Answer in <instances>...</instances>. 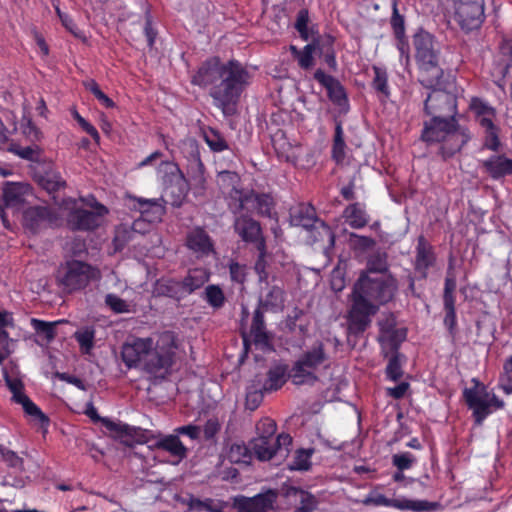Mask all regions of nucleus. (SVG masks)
<instances>
[{
	"label": "nucleus",
	"mask_w": 512,
	"mask_h": 512,
	"mask_svg": "<svg viewBox=\"0 0 512 512\" xmlns=\"http://www.w3.org/2000/svg\"><path fill=\"white\" fill-rule=\"evenodd\" d=\"M291 50L297 54L298 64L303 69H309L313 65V52L315 47L313 44H307L301 51H297L296 47L292 46Z\"/></svg>",
	"instance_id": "obj_55"
},
{
	"label": "nucleus",
	"mask_w": 512,
	"mask_h": 512,
	"mask_svg": "<svg viewBox=\"0 0 512 512\" xmlns=\"http://www.w3.org/2000/svg\"><path fill=\"white\" fill-rule=\"evenodd\" d=\"M366 506L389 507L401 511L431 512L441 507L439 502L420 499L388 498L384 494L371 491L362 501Z\"/></svg>",
	"instance_id": "obj_10"
},
{
	"label": "nucleus",
	"mask_w": 512,
	"mask_h": 512,
	"mask_svg": "<svg viewBox=\"0 0 512 512\" xmlns=\"http://www.w3.org/2000/svg\"><path fill=\"white\" fill-rule=\"evenodd\" d=\"M242 337L245 353L248 352L251 342L263 352L273 350L271 336L266 330L264 312L260 308H256L253 313L249 334L242 333Z\"/></svg>",
	"instance_id": "obj_13"
},
{
	"label": "nucleus",
	"mask_w": 512,
	"mask_h": 512,
	"mask_svg": "<svg viewBox=\"0 0 512 512\" xmlns=\"http://www.w3.org/2000/svg\"><path fill=\"white\" fill-rule=\"evenodd\" d=\"M415 461V456L410 452L398 453L392 456V464L400 471L410 469Z\"/></svg>",
	"instance_id": "obj_64"
},
{
	"label": "nucleus",
	"mask_w": 512,
	"mask_h": 512,
	"mask_svg": "<svg viewBox=\"0 0 512 512\" xmlns=\"http://www.w3.org/2000/svg\"><path fill=\"white\" fill-rule=\"evenodd\" d=\"M350 242L354 249L368 251L375 247L376 240L369 236H363L356 233L350 234Z\"/></svg>",
	"instance_id": "obj_63"
},
{
	"label": "nucleus",
	"mask_w": 512,
	"mask_h": 512,
	"mask_svg": "<svg viewBox=\"0 0 512 512\" xmlns=\"http://www.w3.org/2000/svg\"><path fill=\"white\" fill-rule=\"evenodd\" d=\"M16 403L21 404L25 413L37 419L42 425L49 423V418L27 395L18 399Z\"/></svg>",
	"instance_id": "obj_51"
},
{
	"label": "nucleus",
	"mask_w": 512,
	"mask_h": 512,
	"mask_svg": "<svg viewBox=\"0 0 512 512\" xmlns=\"http://www.w3.org/2000/svg\"><path fill=\"white\" fill-rule=\"evenodd\" d=\"M398 291V281L392 274L360 273L351 293L347 322L350 334H363L372 323L380 306L392 302Z\"/></svg>",
	"instance_id": "obj_3"
},
{
	"label": "nucleus",
	"mask_w": 512,
	"mask_h": 512,
	"mask_svg": "<svg viewBox=\"0 0 512 512\" xmlns=\"http://www.w3.org/2000/svg\"><path fill=\"white\" fill-rule=\"evenodd\" d=\"M252 454L259 461H268L275 456V446L273 440H264V438H253L250 441Z\"/></svg>",
	"instance_id": "obj_37"
},
{
	"label": "nucleus",
	"mask_w": 512,
	"mask_h": 512,
	"mask_svg": "<svg viewBox=\"0 0 512 512\" xmlns=\"http://www.w3.org/2000/svg\"><path fill=\"white\" fill-rule=\"evenodd\" d=\"M57 217L55 212L47 206H31L23 211L22 225L32 234L53 224Z\"/></svg>",
	"instance_id": "obj_15"
},
{
	"label": "nucleus",
	"mask_w": 512,
	"mask_h": 512,
	"mask_svg": "<svg viewBox=\"0 0 512 512\" xmlns=\"http://www.w3.org/2000/svg\"><path fill=\"white\" fill-rule=\"evenodd\" d=\"M134 233L131 230L129 224L122 223L115 229V235L113 239L116 250L123 249L131 240L134 238Z\"/></svg>",
	"instance_id": "obj_49"
},
{
	"label": "nucleus",
	"mask_w": 512,
	"mask_h": 512,
	"mask_svg": "<svg viewBox=\"0 0 512 512\" xmlns=\"http://www.w3.org/2000/svg\"><path fill=\"white\" fill-rule=\"evenodd\" d=\"M499 387L507 395L512 393V355L503 364V371L499 376Z\"/></svg>",
	"instance_id": "obj_53"
},
{
	"label": "nucleus",
	"mask_w": 512,
	"mask_h": 512,
	"mask_svg": "<svg viewBox=\"0 0 512 512\" xmlns=\"http://www.w3.org/2000/svg\"><path fill=\"white\" fill-rule=\"evenodd\" d=\"M388 363L385 369L386 378L391 381H398L402 378L404 372L402 365L405 362V356L401 353H389Z\"/></svg>",
	"instance_id": "obj_40"
},
{
	"label": "nucleus",
	"mask_w": 512,
	"mask_h": 512,
	"mask_svg": "<svg viewBox=\"0 0 512 512\" xmlns=\"http://www.w3.org/2000/svg\"><path fill=\"white\" fill-rule=\"evenodd\" d=\"M343 214L349 226L354 229L365 227L369 221L365 209L358 202L348 205Z\"/></svg>",
	"instance_id": "obj_34"
},
{
	"label": "nucleus",
	"mask_w": 512,
	"mask_h": 512,
	"mask_svg": "<svg viewBox=\"0 0 512 512\" xmlns=\"http://www.w3.org/2000/svg\"><path fill=\"white\" fill-rule=\"evenodd\" d=\"M95 332L93 329L86 328L75 333V339L84 352H89L94 346Z\"/></svg>",
	"instance_id": "obj_60"
},
{
	"label": "nucleus",
	"mask_w": 512,
	"mask_h": 512,
	"mask_svg": "<svg viewBox=\"0 0 512 512\" xmlns=\"http://www.w3.org/2000/svg\"><path fill=\"white\" fill-rule=\"evenodd\" d=\"M128 199L134 202L131 209L137 210L141 217L152 224L160 222L166 213L165 205L167 202L162 197L146 199L142 197L128 196Z\"/></svg>",
	"instance_id": "obj_19"
},
{
	"label": "nucleus",
	"mask_w": 512,
	"mask_h": 512,
	"mask_svg": "<svg viewBox=\"0 0 512 512\" xmlns=\"http://www.w3.org/2000/svg\"><path fill=\"white\" fill-rule=\"evenodd\" d=\"M276 430H277L276 422L269 417H264V418L260 419L256 424L257 436L255 438H264V440H273Z\"/></svg>",
	"instance_id": "obj_52"
},
{
	"label": "nucleus",
	"mask_w": 512,
	"mask_h": 512,
	"mask_svg": "<svg viewBox=\"0 0 512 512\" xmlns=\"http://www.w3.org/2000/svg\"><path fill=\"white\" fill-rule=\"evenodd\" d=\"M361 273H368L369 275L391 274L389 272L387 254L385 252H376L370 255L367 260L366 270Z\"/></svg>",
	"instance_id": "obj_38"
},
{
	"label": "nucleus",
	"mask_w": 512,
	"mask_h": 512,
	"mask_svg": "<svg viewBox=\"0 0 512 512\" xmlns=\"http://www.w3.org/2000/svg\"><path fill=\"white\" fill-rule=\"evenodd\" d=\"M9 151L20 158L31 162H39L42 155V149L35 143L26 147H22L19 144H12Z\"/></svg>",
	"instance_id": "obj_45"
},
{
	"label": "nucleus",
	"mask_w": 512,
	"mask_h": 512,
	"mask_svg": "<svg viewBox=\"0 0 512 512\" xmlns=\"http://www.w3.org/2000/svg\"><path fill=\"white\" fill-rule=\"evenodd\" d=\"M289 371L290 369L286 364L272 366L266 374V380L262 385L263 390L265 392H273L282 388L287 379H290Z\"/></svg>",
	"instance_id": "obj_25"
},
{
	"label": "nucleus",
	"mask_w": 512,
	"mask_h": 512,
	"mask_svg": "<svg viewBox=\"0 0 512 512\" xmlns=\"http://www.w3.org/2000/svg\"><path fill=\"white\" fill-rule=\"evenodd\" d=\"M201 136L209 149L214 153H220L229 149V145L224 135L217 129L204 126L201 128Z\"/></svg>",
	"instance_id": "obj_31"
},
{
	"label": "nucleus",
	"mask_w": 512,
	"mask_h": 512,
	"mask_svg": "<svg viewBox=\"0 0 512 512\" xmlns=\"http://www.w3.org/2000/svg\"><path fill=\"white\" fill-rule=\"evenodd\" d=\"M85 414L95 423L100 422L112 434L115 439H118L126 446L131 447L133 439L137 434L136 428L122 422H115L107 417H101L98 414L96 407L93 403L86 405Z\"/></svg>",
	"instance_id": "obj_14"
},
{
	"label": "nucleus",
	"mask_w": 512,
	"mask_h": 512,
	"mask_svg": "<svg viewBox=\"0 0 512 512\" xmlns=\"http://www.w3.org/2000/svg\"><path fill=\"white\" fill-rule=\"evenodd\" d=\"M205 301L213 308L220 309L224 306L226 297L219 285L211 284L206 286L204 291Z\"/></svg>",
	"instance_id": "obj_47"
},
{
	"label": "nucleus",
	"mask_w": 512,
	"mask_h": 512,
	"mask_svg": "<svg viewBox=\"0 0 512 512\" xmlns=\"http://www.w3.org/2000/svg\"><path fill=\"white\" fill-rule=\"evenodd\" d=\"M258 251V257L254 264V271L258 276V281L260 283H267L269 278V273L267 271L268 263L266 261L267 248L266 244L260 243L259 247H256Z\"/></svg>",
	"instance_id": "obj_46"
},
{
	"label": "nucleus",
	"mask_w": 512,
	"mask_h": 512,
	"mask_svg": "<svg viewBox=\"0 0 512 512\" xmlns=\"http://www.w3.org/2000/svg\"><path fill=\"white\" fill-rule=\"evenodd\" d=\"M250 82V73L241 62L223 63L219 57L206 59L193 75L191 83L209 90L215 107L225 116L236 113V106Z\"/></svg>",
	"instance_id": "obj_2"
},
{
	"label": "nucleus",
	"mask_w": 512,
	"mask_h": 512,
	"mask_svg": "<svg viewBox=\"0 0 512 512\" xmlns=\"http://www.w3.org/2000/svg\"><path fill=\"white\" fill-rule=\"evenodd\" d=\"M182 153L187 159V172L192 179L201 181L205 172V166L201 160L199 144L195 139H187L183 142Z\"/></svg>",
	"instance_id": "obj_22"
},
{
	"label": "nucleus",
	"mask_w": 512,
	"mask_h": 512,
	"mask_svg": "<svg viewBox=\"0 0 512 512\" xmlns=\"http://www.w3.org/2000/svg\"><path fill=\"white\" fill-rule=\"evenodd\" d=\"M406 337L407 330L404 328L397 329L386 335L384 334V336H379L383 356L386 358L389 356V353H400V345L406 340Z\"/></svg>",
	"instance_id": "obj_30"
},
{
	"label": "nucleus",
	"mask_w": 512,
	"mask_h": 512,
	"mask_svg": "<svg viewBox=\"0 0 512 512\" xmlns=\"http://www.w3.org/2000/svg\"><path fill=\"white\" fill-rule=\"evenodd\" d=\"M314 79L327 91L329 100L338 107L348 105V96L344 86L334 76L326 74L322 69L314 72Z\"/></svg>",
	"instance_id": "obj_20"
},
{
	"label": "nucleus",
	"mask_w": 512,
	"mask_h": 512,
	"mask_svg": "<svg viewBox=\"0 0 512 512\" xmlns=\"http://www.w3.org/2000/svg\"><path fill=\"white\" fill-rule=\"evenodd\" d=\"M470 109L474 112L476 121L478 122L479 125L481 124V119L483 118L490 119L491 121H493L496 117L495 108L491 107L478 97L472 98L470 103Z\"/></svg>",
	"instance_id": "obj_43"
},
{
	"label": "nucleus",
	"mask_w": 512,
	"mask_h": 512,
	"mask_svg": "<svg viewBox=\"0 0 512 512\" xmlns=\"http://www.w3.org/2000/svg\"><path fill=\"white\" fill-rule=\"evenodd\" d=\"M56 325L57 322H47L36 318L31 319L32 328L46 343L52 342L56 337Z\"/></svg>",
	"instance_id": "obj_42"
},
{
	"label": "nucleus",
	"mask_w": 512,
	"mask_h": 512,
	"mask_svg": "<svg viewBox=\"0 0 512 512\" xmlns=\"http://www.w3.org/2000/svg\"><path fill=\"white\" fill-rule=\"evenodd\" d=\"M285 302V292L283 288L272 285L268 288L267 293L259 299V305L262 311H277L281 310Z\"/></svg>",
	"instance_id": "obj_29"
},
{
	"label": "nucleus",
	"mask_w": 512,
	"mask_h": 512,
	"mask_svg": "<svg viewBox=\"0 0 512 512\" xmlns=\"http://www.w3.org/2000/svg\"><path fill=\"white\" fill-rule=\"evenodd\" d=\"M0 456L8 467L17 470L23 469L24 460L15 451L8 449L3 444H0Z\"/></svg>",
	"instance_id": "obj_54"
},
{
	"label": "nucleus",
	"mask_w": 512,
	"mask_h": 512,
	"mask_svg": "<svg viewBox=\"0 0 512 512\" xmlns=\"http://www.w3.org/2000/svg\"><path fill=\"white\" fill-rule=\"evenodd\" d=\"M233 228L243 242L253 244L255 248L259 247L261 242L266 244L260 223L247 214L236 216Z\"/></svg>",
	"instance_id": "obj_16"
},
{
	"label": "nucleus",
	"mask_w": 512,
	"mask_h": 512,
	"mask_svg": "<svg viewBox=\"0 0 512 512\" xmlns=\"http://www.w3.org/2000/svg\"><path fill=\"white\" fill-rule=\"evenodd\" d=\"M485 172L493 180L512 176V159L504 154H494L482 162Z\"/></svg>",
	"instance_id": "obj_23"
},
{
	"label": "nucleus",
	"mask_w": 512,
	"mask_h": 512,
	"mask_svg": "<svg viewBox=\"0 0 512 512\" xmlns=\"http://www.w3.org/2000/svg\"><path fill=\"white\" fill-rule=\"evenodd\" d=\"M412 43L419 83L426 88L439 86L443 77L440 43L433 34L422 28L413 35Z\"/></svg>",
	"instance_id": "obj_4"
},
{
	"label": "nucleus",
	"mask_w": 512,
	"mask_h": 512,
	"mask_svg": "<svg viewBox=\"0 0 512 512\" xmlns=\"http://www.w3.org/2000/svg\"><path fill=\"white\" fill-rule=\"evenodd\" d=\"M167 164L172 167L170 173L175 183L166 189V193L173 197L171 204L179 207L188 193V183L177 164L168 162Z\"/></svg>",
	"instance_id": "obj_24"
},
{
	"label": "nucleus",
	"mask_w": 512,
	"mask_h": 512,
	"mask_svg": "<svg viewBox=\"0 0 512 512\" xmlns=\"http://www.w3.org/2000/svg\"><path fill=\"white\" fill-rule=\"evenodd\" d=\"M40 185L49 193L59 191L66 186L65 180L61 177L60 173L54 170L46 171L40 177Z\"/></svg>",
	"instance_id": "obj_44"
},
{
	"label": "nucleus",
	"mask_w": 512,
	"mask_h": 512,
	"mask_svg": "<svg viewBox=\"0 0 512 512\" xmlns=\"http://www.w3.org/2000/svg\"><path fill=\"white\" fill-rule=\"evenodd\" d=\"M435 263L436 254L433 246L423 235H420L417 239L414 268L420 273L421 279L427 278L428 270L433 267Z\"/></svg>",
	"instance_id": "obj_21"
},
{
	"label": "nucleus",
	"mask_w": 512,
	"mask_h": 512,
	"mask_svg": "<svg viewBox=\"0 0 512 512\" xmlns=\"http://www.w3.org/2000/svg\"><path fill=\"white\" fill-rule=\"evenodd\" d=\"M252 456L251 446L244 443H233L228 451V459L236 464H249Z\"/></svg>",
	"instance_id": "obj_41"
},
{
	"label": "nucleus",
	"mask_w": 512,
	"mask_h": 512,
	"mask_svg": "<svg viewBox=\"0 0 512 512\" xmlns=\"http://www.w3.org/2000/svg\"><path fill=\"white\" fill-rule=\"evenodd\" d=\"M277 493L274 490H268L265 493H260L252 498H246L242 508L246 512H265L272 509L276 501Z\"/></svg>",
	"instance_id": "obj_27"
},
{
	"label": "nucleus",
	"mask_w": 512,
	"mask_h": 512,
	"mask_svg": "<svg viewBox=\"0 0 512 512\" xmlns=\"http://www.w3.org/2000/svg\"><path fill=\"white\" fill-rule=\"evenodd\" d=\"M432 88L424 101V114L431 118L423 122L420 139L427 146L439 144L438 155L447 161L459 153L470 141L466 126L459 124L457 98L444 90Z\"/></svg>",
	"instance_id": "obj_1"
},
{
	"label": "nucleus",
	"mask_w": 512,
	"mask_h": 512,
	"mask_svg": "<svg viewBox=\"0 0 512 512\" xmlns=\"http://www.w3.org/2000/svg\"><path fill=\"white\" fill-rule=\"evenodd\" d=\"M155 293L177 301L186 298L181 280L174 278H161L155 284Z\"/></svg>",
	"instance_id": "obj_26"
},
{
	"label": "nucleus",
	"mask_w": 512,
	"mask_h": 512,
	"mask_svg": "<svg viewBox=\"0 0 512 512\" xmlns=\"http://www.w3.org/2000/svg\"><path fill=\"white\" fill-rule=\"evenodd\" d=\"M229 274L232 282L243 286L247 280V266L231 261L229 264Z\"/></svg>",
	"instance_id": "obj_61"
},
{
	"label": "nucleus",
	"mask_w": 512,
	"mask_h": 512,
	"mask_svg": "<svg viewBox=\"0 0 512 512\" xmlns=\"http://www.w3.org/2000/svg\"><path fill=\"white\" fill-rule=\"evenodd\" d=\"M295 225L310 229L317 221L316 210L311 204H299L291 214Z\"/></svg>",
	"instance_id": "obj_32"
},
{
	"label": "nucleus",
	"mask_w": 512,
	"mask_h": 512,
	"mask_svg": "<svg viewBox=\"0 0 512 512\" xmlns=\"http://www.w3.org/2000/svg\"><path fill=\"white\" fill-rule=\"evenodd\" d=\"M21 129L23 135L33 143L40 141L42 138V132L35 126L32 119L28 116H23Z\"/></svg>",
	"instance_id": "obj_57"
},
{
	"label": "nucleus",
	"mask_w": 512,
	"mask_h": 512,
	"mask_svg": "<svg viewBox=\"0 0 512 512\" xmlns=\"http://www.w3.org/2000/svg\"><path fill=\"white\" fill-rule=\"evenodd\" d=\"M158 449L169 452L171 455L183 459L187 456V448L178 435H168L156 443Z\"/></svg>",
	"instance_id": "obj_35"
},
{
	"label": "nucleus",
	"mask_w": 512,
	"mask_h": 512,
	"mask_svg": "<svg viewBox=\"0 0 512 512\" xmlns=\"http://www.w3.org/2000/svg\"><path fill=\"white\" fill-rule=\"evenodd\" d=\"M167 340L166 346L157 345L147 353L142 364V371L154 378H164L170 373L175 359L174 340L169 336H162L161 341Z\"/></svg>",
	"instance_id": "obj_8"
},
{
	"label": "nucleus",
	"mask_w": 512,
	"mask_h": 512,
	"mask_svg": "<svg viewBox=\"0 0 512 512\" xmlns=\"http://www.w3.org/2000/svg\"><path fill=\"white\" fill-rule=\"evenodd\" d=\"M210 273L204 268L189 269L181 280L186 297L204 286L209 281Z\"/></svg>",
	"instance_id": "obj_28"
},
{
	"label": "nucleus",
	"mask_w": 512,
	"mask_h": 512,
	"mask_svg": "<svg viewBox=\"0 0 512 512\" xmlns=\"http://www.w3.org/2000/svg\"><path fill=\"white\" fill-rule=\"evenodd\" d=\"M153 344V339L150 337L135 338L131 343H125L121 350L122 361L128 368H141Z\"/></svg>",
	"instance_id": "obj_18"
},
{
	"label": "nucleus",
	"mask_w": 512,
	"mask_h": 512,
	"mask_svg": "<svg viewBox=\"0 0 512 512\" xmlns=\"http://www.w3.org/2000/svg\"><path fill=\"white\" fill-rule=\"evenodd\" d=\"M229 207L236 215L242 211H256L260 216H270L274 207V200L270 194L257 193L253 190L243 192L234 188L231 192Z\"/></svg>",
	"instance_id": "obj_9"
},
{
	"label": "nucleus",
	"mask_w": 512,
	"mask_h": 512,
	"mask_svg": "<svg viewBox=\"0 0 512 512\" xmlns=\"http://www.w3.org/2000/svg\"><path fill=\"white\" fill-rule=\"evenodd\" d=\"M185 246L198 259L215 254L214 241L205 228L201 226H196L187 232Z\"/></svg>",
	"instance_id": "obj_17"
},
{
	"label": "nucleus",
	"mask_w": 512,
	"mask_h": 512,
	"mask_svg": "<svg viewBox=\"0 0 512 512\" xmlns=\"http://www.w3.org/2000/svg\"><path fill=\"white\" fill-rule=\"evenodd\" d=\"M94 277L95 269L79 260L66 261L56 273L57 284L66 293L84 289Z\"/></svg>",
	"instance_id": "obj_7"
},
{
	"label": "nucleus",
	"mask_w": 512,
	"mask_h": 512,
	"mask_svg": "<svg viewBox=\"0 0 512 512\" xmlns=\"http://www.w3.org/2000/svg\"><path fill=\"white\" fill-rule=\"evenodd\" d=\"M480 127L484 130L483 147L493 152H498L501 146L499 138V127L494 123V120L483 118L481 119Z\"/></svg>",
	"instance_id": "obj_33"
},
{
	"label": "nucleus",
	"mask_w": 512,
	"mask_h": 512,
	"mask_svg": "<svg viewBox=\"0 0 512 512\" xmlns=\"http://www.w3.org/2000/svg\"><path fill=\"white\" fill-rule=\"evenodd\" d=\"M374 72V78L372 80V88L380 95V99L385 101L391 95L390 88L388 85V74L386 69L374 65L372 67Z\"/></svg>",
	"instance_id": "obj_39"
},
{
	"label": "nucleus",
	"mask_w": 512,
	"mask_h": 512,
	"mask_svg": "<svg viewBox=\"0 0 512 512\" xmlns=\"http://www.w3.org/2000/svg\"><path fill=\"white\" fill-rule=\"evenodd\" d=\"M264 392L265 391L263 390V387L259 389L255 387H249L246 393V409L251 411L256 410L263 401Z\"/></svg>",
	"instance_id": "obj_59"
},
{
	"label": "nucleus",
	"mask_w": 512,
	"mask_h": 512,
	"mask_svg": "<svg viewBox=\"0 0 512 512\" xmlns=\"http://www.w3.org/2000/svg\"><path fill=\"white\" fill-rule=\"evenodd\" d=\"M473 382V387L464 389L463 397L473 412L475 423L481 425L494 410L503 408L504 402L480 381L473 379Z\"/></svg>",
	"instance_id": "obj_6"
},
{
	"label": "nucleus",
	"mask_w": 512,
	"mask_h": 512,
	"mask_svg": "<svg viewBox=\"0 0 512 512\" xmlns=\"http://www.w3.org/2000/svg\"><path fill=\"white\" fill-rule=\"evenodd\" d=\"M95 210L73 208L67 215V225L72 231H94L102 224L103 218L108 214V209L103 204L96 202Z\"/></svg>",
	"instance_id": "obj_11"
},
{
	"label": "nucleus",
	"mask_w": 512,
	"mask_h": 512,
	"mask_svg": "<svg viewBox=\"0 0 512 512\" xmlns=\"http://www.w3.org/2000/svg\"><path fill=\"white\" fill-rule=\"evenodd\" d=\"M309 11L307 8H302L298 11L296 21L294 24L295 29L299 33L300 37L307 41L309 39L308 23H309Z\"/></svg>",
	"instance_id": "obj_58"
},
{
	"label": "nucleus",
	"mask_w": 512,
	"mask_h": 512,
	"mask_svg": "<svg viewBox=\"0 0 512 512\" xmlns=\"http://www.w3.org/2000/svg\"><path fill=\"white\" fill-rule=\"evenodd\" d=\"M455 19L460 27L472 31L485 19L484 0H454Z\"/></svg>",
	"instance_id": "obj_12"
},
{
	"label": "nucleus",
	"mask_w": 512,
	"mask_h": 512,
	"mask_svg": "<svg viewBox=\"0 0 512 512\" xmlns=\"http://www.w3.org/2000/svg\"><path fill=\"white\" fill-rule=\"evenodd\" d=\"M3 201L6 206H14L22 201L23 187L19 183L8 182L3 188Z\"/></svg>",
	"instance_id": "obj_48"
},
{
	"label": "nucleus",
	"mask_w": 512,
	"mask_h": 512,
	"mask_svg": "<svg viewBox=\"0 0 512 512\" xmlns=\"http://www.w3.org/2000/svg\"><path fill=\"white\" fill-rule=\"evenodd\" d=\"M346 143L344 140V131L341 121H336L335 131L332 142L331 158L336 164H342L345 160Z\"/></svg>",
	"instance_id": "obj_36"
},
{
	"label": "nucleus",
	"mask_w": 512,
	"mask_h": 512,
	"mask_svg": "<svg viewBox=\"0 0 512 512\" xmlns=\"http://www.w3.org/2000/svg\"><path fill=\"white\" fill-rule=\"evenodd\" d=\"M455 303L456 302H443L445 311L443 323L452 339H454L457 334V316Z\"/></svg>",
	"instance_id": "obj_50"
},
{
	"label": "nucleus",
	"mask_w": 512,
	"mask_h": 512,
	"mask_svg": "<svg viewBox=\"0 0 512 512\" xmlns=\"http://www.w3.org/2000/svg\"><path fill=\"white\" fill-rule=\"evenodd\" d=\"M105 304L116 314L130 312V305L124 299L113 293H109L105 296Z\"/></svg>",
	"instance_id": "obj_56"
},
{
	"label": "nucleus",
	"mask_w": 512,
	"mask_h": 512,
	"mask_svg": "<svg viewBox=\"0 0 512 512\" xmlns=\"http://www.w3.org/2000/svg\"><path fill=\"white\" fill-rule=\"evenodd\" d=\"M390 25L394 36H404L406 34L405 18L399 13L397 3L393 4V11L390 18Z\"/></svg>",
	"instance_id": "obj_62"
},
{
	"label": "nucleus",
	"mask_w": 512,
	"mask_h": 512,
	"mask_svg": "<svg viewBox=\"0 0 512 512\" xmlns=\"http://www.w3.org/2000/svg\"><path fill=\"white\" fill-rule=\"evenodd\" d=\"M329 355L322 341H316L311 348L304 351L293 363L289 378L296 386H313L319 381L317 370L329 367Z\"/></svg>",
	"instance_id": "obj_5"
}]
</instances>
